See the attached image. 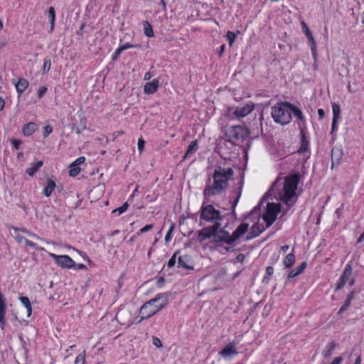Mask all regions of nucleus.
<instances>
[{"instance_id": "nucleus-38", "label": "nucleus", "mask_w": 364, "mask_h": 364, "mask_svg": "<svg viewBox=\"0 0 364 364\" xmlns=\"http://www.w3.org/2000/svg\"><path fill=\"white\" fill-rule=\"evenodd\" d=\"M154 225L152 224L146 225L144 228H141L140 230L136 233L137 235H140L144 232H146L151 230H152Z\"/></svg>"}, {"instance_id": "nucleus-19", "label": "nucleus", "mask_w": 364, "mask_h": 364, "mask_svg": "<svg viewBox=\"0 0 364 364\" xmlns=\"http://www.w3.org/2000/svg\"><path fill=\"white\" fill-rule=\"evenodd\" d=\"M18 95H21L28 87V81L25 78H20L17 82H14Z\"/></svg>"}, {"instance_id": "nucleus-57", "label": "nucleus", "mask_w": 364, "mask_h": 364, "mask_svg": "<svg viewBox=\"0 0 364 364\" xmlns=\"http://www.w3.org/2000/svg\"><path fill=\"white\" fill-rule=\"evenodd\" d=\"M318 114L319 118H321V119L323 118V117H324V116H325V112H324V110H323V109H318Z\"/></svg>"}, {"instance_id": "nucleus-52", "label": "nucleus", "mask_w": 364, "mask_h": 364, "mask_svg": "<svg viewBox=\"0 0 364 364\" xmlns=\"http://www.w3.org/2000/svg\"><path fill=\"white\" fill-rule=\"evenodd\" d=\"M338 121H335L332 119V126H331V133L335 132L337 129V124Z\"/></svg>"}, {"instance_id": "nucleus-12", "label": "nucleus", "mask_w": 364, "mask_h": 364, "mask_svg": "<svg viewBox=\"0 0 364 364\" xmlns=\"http://www.w3.org/2000/svg\"><path fill=\"white\" fill-rule=\"evenodd\" d=\"M219 354L224 358H229L237 355L236 343L233 342L229 343L220 351Z\"/></svg>"}, {"instance_id": "nucleus-33", "label": "nucleus", "mask_w": 364, "mask_h": 364, "mask_svg": "<svg viewBox=\"0 0 364 364\" xmlns=\"http://www.w3.org/2000/svg\"><path fill=\"white\" fill-rule=\"evenodd\" d=\"M128 206V203L125 202L121 207L113 210L112 213H117V215H120L127 211Z\"/></svg>"}, {"instance_id": "nucleus-7", "label": "nucleus", "mask_w": 364, "mask_h": 364, "mask_svg": "<svg viewBox=\"0 0 364 364\" xmlns=\"http://www.w3.org/2000/svg\"><path fill=\"white\" fill-rule=\"evenodd\" d=\"M48 255L54 259L55 263L61 268L72 269L75 267V261L68 255H58L51 252H48Z\"/></svg>"}, {"instance_id": "nucleus-43", "label": "nucleus", "mask_w": 364, "mask_h": 364, "mask_svg": "<svg viewBox=\"0 0 364 364\" xmlns=\"http://www.w3.org/2000/svg\"><path fill=\"white\" fill-rule=\"evenodd\" d=\"M119 47L124 51V50L129 49V48H139V46H138V45H133V44H131L129 43H125L123 46H121Z\"/></svg>"}, {"instance_id": "nucleus-23", "label": "nucleus", "mask_w": 364, "mask_h": 364, "mask_svg": "<svg viewBox=\"0 0 364 364\" xmlns=\"http://www.w3.org/2000/svg\"><path fill=\"white\" fill-rule=\"evenodd\" d=\"M336 347V343L331 341L326 344L325 349L322 351V355L324 358H328Z\"/></svg>"}, {"instance_id": "nucleus-11", "label": "nucleus", "mask_w": 364, "mask_h": 364, "mask_svg": "<svg viewBox=\"0 0 364 364\" xmlns=\"http://www.w3.org/2000/svg\"><path fill=\"white\" fill-rule=\"evenodd\" d=\"M7 310V306L5 299L1 292H0V327L2 331H4L6 321V314Z\"/></svg>"}, {"instance_id": "nucleus-45", "label": "nucleus", "mask_w": 364, "mask_h": 364, "mask_svg": "<svg viewBox=\"0 0 364 364\" xmlns=\"http://www.w3.org/2000/svg\"><path fill=\"white\" fill-rule=\"evenodd\" d=\"M43 130H44V134H43V136L44 137H47L49 134H51L52 131H53V129H52V127L50 125H46L43 127Z\"/></svg>"}, {"instance_id": "nucleus-22", "label": "nucleus", "mask_w": 364, "mask_h": 364, "mask_svg": "<svg viewBox=\"0 0 364 364\" xmlns=\"http://www.w3.org/2000/svg\"><path fill=\"white\" fill-rule=\"evenodd\" d=\"M43 161H39L31 165V167L28 168L26 169V173L30 176H33L37 171L43 166Z\"/></svg>"}, {"instance_id": "nucleus-18", "label": "nucleus", "mask_w": 364, "mask_h": 364, "mask_svg": "<svg viewBox=\"0 0 364 364\" xmlns=\"http://www.w3.org/2000/svg\"><path fill=\"white\" fill-rule=\"evenodd\" d=\"M298 154L301 156V160L306 161L310 156V151L308 148V144L305 141H302L300 149L298 151Z\"/></svg>"}, {"instance_id": "nucleus-2", "label": "nucleus", "mask_w": 364, "mask_h": 364, "mask_svg": "<svg viewBox=\"0 0 364 364\" xmlns=\"http://www.w3.org/2000/svg\"><path fill=\"white\" fill-rule=\"evenodd\" d=\"M234 171L230 167L217 166L213 174V183L208 185L204 190L207 197L218 195L224 191L232 179Z\"/></svg>"}, {"instance_id": "nucleus-40", "label": "nucleus", "mask_w": 364, "mask_h": 364, "mask_svg": "<svg viewBox=\"0 0 364 364\" xmlns=\"http://www.w3.org/2000/svg\"><path fill=\"white\" fill-rule=\"evenodd\" d=\"M26 245L32 248L38 249L40 251H46V250L43 247H38L36 243L28 240L26 241Z\"/></svg>"}, {"instance_id": "nucleus-24", "label": "nucleus", "mask_w": 364, "mask_h": 364, "mask_svg": "<svg viewBox=\"0 0 364 364\" xmlns=\"http://www.w3.org/2000/svg\"><path fill=\"white\" fill-rule=\"evenodd\" d=\"M306 267V262H303L299 266H298L295 269H292L289 272V277L293 278V277H297L298 275H299L300 274H301L304 272V270L305 269Z\"/></svg>"}, {"instance_id": "nucleus-34", "label": "nucleus", "mask_w": 364, "mask_h": 364, "mask_svg": "<svg viewBox=\"0 0 364 364\" xmlns=\"http://www.w3.org/2000/svg\"><path fill=\"white\" fill-rule=\"evenodd\" d=\"M226 38L229 41L230 46H232L236 39V34L232 31H228Z\"/></svg>"}, {"instance_id": "nucleus-58", "label": "nucleus", "mask_w": 364, "mask_h": 364, "mask_svg": "<svg viewBox=\"0 0 364 364\" xmlns=\"http://www.w3.org/2000/svg\"><path fill=\"white\" fill-rule=\"evenodd\" d=\"M151 78V74L149 72H147L144 75V80H149Z\"/></svg>"}, {"instance_id": "nucleus-48", "label": "nucleus", "mask_w": 364, "mask_h": 364, "mask_svg": "<svg viewBox=\"0 0 364 364\" xmlns=\"http://www.w3.org/2000/svg\"><path fill=\"white\" fill-rule=\"evenodd\" d=\"M47 92V88L46 87H41L38 90L39 97H42Z\"/></svg>"}, {"instance_id": "nucleus-9", "label": "nucleus", "mask_w": 364, "mask_h": 364, "mask_svg": "<svg viewBox=\"0 0 364 364\" xmlns=\"http://www.w3.org/2000/svg\"><path fill=\"white\" fill-rule=\"evenodd\" d=\"M220 227V224L215 223L213 226L203 228L198 232V240L200 241H204L213 237L214 240L215 231L218 230Z\"/></svg>"}, {"instance_id": "nucleus-56", "label": "nucleus", "mask_w": 364, "mask_h": 364, "mask_svg": "<svg viewBox=\"0 0 364 364\" xmlns=\"http://www.w3.org/2000/svg\"><path fill=\"white\" fill-rule=\"evenodd\" d=\"M27 235L31 237H33L35 239H37V240H41V238L38 236L37 235H36L35 233H33L31 232H27Z\"/></svg>"}, {"instance_id": "nucleus-27", "label": "nucleus", "mask_w": 364, "mask_h": 364, "mask_svg": "<svg viewBox=\"0 0 364 364\" xmlns=\"http://www.w3.org/2000/svg\"><path fill=\"white\" fill-rule=\"evenodd\" d=\"M333 120L339 121L341 117V107L338 104H332Z\"/></svg>"}, {"instance_id": "nucleus-17", "label": "nucleus", "mask_w": 364, "mask_h": 364, "mask_svg": "<svg viewBox=\"0 0 364 364\" xmlns=\"http://www.w3.org/2000/svg\"><path fill=\"white\" fill-rule=\"evenodd\" d=\"M304 33H305L306 36L308 38L309 41H310L311 50L312 55L314 58H316V54H317V45H316V41L313 36V34L310 29L305 31Z\"/></svg>"}, {"instance_id": "nucleus-21", "label": "nucleus", "mask_w": 364, "mask_h": 364, "mask_svg": "<svg viewBox=\"0 0 364 364\" xmlns=\"http://www.w3.org/2000/svg\"><path fill=\"white\" fill-rule=\"evenodd\" d=\"M18 299L21 302V304L24 306L27 311V316L30 317L32 314V306L31 301L27 296H21L18 297Z\"/></svg>"}, {"instance_id": "nucleus-16", "label": "nucleus", "mask_w": 364, "mask_h": 364, "mask_svg": "<svg viewBox=\"0 0 364 364\" xmlns=\"http://www.w3.org/2000/svg\"><path fill=\"white\" fill-rule=\"evenodd\" d=\"M38 127L37 124L34 122H29L23 127V134L26 136H30L37 130Z\"/></svg>"}, {"instance_id": "nucleus-25", "label": "nucleus", "mask_w": 364, "mask_h": 364, "mask_svg": "<svg viewBox=\"0 0 364 364\" xmlns=\"http://www.w3.org/2000/svg\"><path fill=\"white\" fill-rule=\"evenodd\" d=\"M48 17L50 19V33H51L54 29L55 21V11L53 7H50L48 9Z\"/></svg>"}, {"instance_id": "nucleus-35", "label": "nucleus", "mask_w": 364, "mask_h": 364, "mask_svg": "<svg viewBox=\"0 0 364 364\" xmlns=\"http://www.w3.org/2000/svg\"><path fill=\"white\" fill-rule=\"evenodd\" d=\"M85 351L79 354L75 360V364H85Z\"/></svg>"}, {"instance_id": "nucleus-62", "label": "nucleus", "mask_w": 364, "mask_h": 364, "mask_svg": "<svg viewBox=\"0 0 364 364\" xmlns=\"http://www.w3.org/2000/svg\"><path fill=\"white\" fill-rule=\"evenodd\" d=\"M225 46L224 44H223L220 48V52H219V55H222L225 51Z\"/></svg>"}, {"instance_id": "nucleus-54", "label": "nucleus", "mask_w": 364, "mask_h": 364, "mask_svg": "<svg viewBox=\"0 0 364 364\" xmlns=\"http://www.w3.org/2000/svg\"><path fill=\"white\" fill-rule=\"evenodd\" d=\"M123 50L121 49L120 47H119L114 52V55L113 57V59H116L119 55H120Z\"/></svg>"}, {"instance_id": "nucleus-59", "label": "nucleus", "mask_w": 364, "mask_h": 364, "mask_svg": "<svg viewBox=\"0 0 364 364\" xmlns=\"http://www.w3.org/2000/svg\"><path fill=\"white\" fill-rule=\"evenodd\" d=\"M266 272L269 275H271L274 272V269L272 267H268L266 269Z\"/></svg>"}, {"instance_id": "nucleus-37", "label": "nucleus", "mask_w": 364, "mask_h": 364, "mask_svg": "<svg viewBox=\"0 0 364 364\" xmlns=\"http://www.w3.org/2000/svg\"><path fill=\"white\" fill-rule=\"evenodd\" d=\"M177 254H178V252H175L172 255V257L170 258V259L168 260V262L167 263V266L168 267H172L176 264V259H177Z\"/></svg>"}, {"instance_id": "nucleus-6", "label": "nucleus", "mask_w": 364, "mask_h": 364, "mask_svg": "<svg viewBox=\"0 0 364 364\" xmlns=\"http://www.w3.org/2000/svg\"><path fill=\"white\" fill-rule=\"evenodd\" d=\"M254 108V104L250 102L242 107L228 108L225 115L230 119H240L248 115Z\"/></svg>"}, {"instance_id": "nucleus-28", "label": "nucleus", "mask_w": 364, "mask_h": 364, "mask_svg": "<svg viewBox=\"0 0 364 364\" xmlns=\"http://www.w3.org/2000/svg\"><path fill=\"white\" fill-rule=\"evenodd\" d=\"M198 148L197 140L193 141L187 149L185 157H189L191 156L198 149Z\"/></svg>"}, {"instance_id": "nucleus-32", "label": "nucleus", "mask_w": 364, "mask_h": 364, "mask_svg": "<svg viewBox=\"0 0 364 364\" xmlns=\"http://www.w3.org/2000/svg\"><path fill=\"white\" fill-rule=\"evenodd\" d=\"M80 171L81 169L78 166L72 163L70 166L69 175L72 177L76 176L79 174Z\"/></svg>"}, {"instance_id": "nucleus-8", "label": "nucleus", "mask_w": 364, "mask_h": 364, "mask_svg": "<svg viewBox=\"0 0 364 364\" xmlns=\"http://www.w3.org/2000/svg\"><path fill=\"white\" fill-rule=\"evenodd\" d=\"M201 218L207 222H214L220 220L222 216L219 210H216L213 205H208L203 208Z\"/></svg>"}, {"instance_id": "nucleus-63", "label": "nucleus", "mask_w": 364, "mask_h": 364, "mask_svg": "<svg viewBox=\"0 0 364 364\" xmlns=\"http://www.w3.org/2000/svg\"><path fill=\"white\" fill-rule=\"evenodd\" d=\"M288 250H289V246L288 245H284V246L281 247V251L283 253H285Z\"/></svg>"}, {"instance_id": "nucleus-26", "label": "nucleus", "mask_w": 364, "mask_h": 364, "mask_svg": "<svg viewBox=\"0 0 364 364\" xmlns=\"http://www.w3.org/2000/svg\"><path fill=\"white\" fill-rule=\"evenodd\" d=\"M178 265L186 269H192V267L189 264V258L187 255L181 256L178 258Z\"/></svg>"}, {"instance_id": "nucleus-55", "label": "nucleus", "mask_w": 364, "mask_h": 364, "mask_svg": "<svg viewBox=\"0 0 364 364\" xmlns=\"http://www.w3.org/2000/svg\"><path fill=\"white\" fill-rule=\"evenodd\" d=\"M14 230L15 231V232H23L25 234L27 235V232H29L28 230H26V229H19V228H14Z\"/></svg>"}, {"instance_id": "nucleus-36", "label": "nucleus", "mask_w": 364, "mask_h": 364, "mask_svg": "<svg viewBox=\"0 0 364 364\" xmlns=\"http://www.w3.org/2000/svg\"><path fill=\"white\" fill-rule=\"evenodd\" d=\"M15 239L18 243L21 245H26V241L28 240V239L22 236L19 232H15Z\"/></svg>"}, {"instance_id": "nucleus-5", "label": "nucleus", "mask_w": 364, "mask_h": 364, "mask_svg": "<svg viewBox=\"0 0 364 364\" xmlns=\"http://www.w3.org/2000/svg\"><path fill=\"white\" fill-rule=\"evenodd\" d=\"M291 105L289 102H281L276 104L272 108V117L276 123L282 125L290 122Z\"/></svg>"}, {"instance_id": "nucleus-15", "label": "nucleus", "mask_w": 364, "mask_h": 364, "mask_svg": "<svg viewBox=\"0 0 364 364\" xmlns=\"http://www.w3.org/2000/svg\"><path fill=\"white\" fill-rule=\"evenodd\" d=\"M159 87V80L154 79L151 82H146L144 86V92L146 94L151 95L155 93Z\"/></svg>"}, {"instance_id": "nucleus-4", "label": "nucleus", "mask_w": 364, "mask_h": 364, "mask_svg": "<svg viewBox=\"0 0 364 364\" xmlns=\"http://www.w3.org/2000/svg\"><path fill=\"white\" fill-rule=\"evenodd\" d=\"M168 304L167 298L162 294H159L155 298L144 303L139 311V321L147 319L161 309L164 308Z\"/></svg>"}, {"instance_id": "nucleus-60", "label": "nucleus", "mask_w": 364, "mask_h": 364, "mask_svg": "<svg viewBox=\"0 0 364 364\" xmlns=\"http://www.w3.org/2000/svg\"><path fill=\"white\" fill-rule=\"evenodd\" d=\"M301 26H302V28H303V30H304V33L307 30H309V28L308 27V26L306 25V23L304 21L301 22Z\"/></svg>"}, {"instance_id": "nucleus-14", "label": "nucleus", "mask_w": 364, "mask_h": 364, "mask_svg": "<svg viewBox=\"0 0 364 364\" xmlns=\"http://www.w3.org/2000/svg\"><path fill=\"white\" fill-rule=\"evenodd\" d=\"M352 275V267L350 264H347L343 272V274L338 284V289L343 288Z\"/></svg>"}, {"instance_id": "nucleus-30", "label": "nucleus", "mask_w": 364, "mask_h": 364, "mask_svg": "<svg viewBox=\"0 0 364 364\" xmlns=\"http://www.w3.org/2000/svg\"><path fill=\"white\" fill-rule=\"evenodd\" d=\"M291 114H293L295 117H296L299 121L304 122L305 118H304V116L303 115L301 110L297 107H295L292 105H291Z\"/></svg>"}, {"instance_id": "nucleus-53", "label": "nucleus", "mask_w": 364, "mask_h": 364, "mask_svg": "<svg viewBox=\"0 0 364 364\" xmlns=\"http://www.w3.org/2000/svg\"><path fill=\"white\" fill-rule=\"evenodd\" d=\"M245 256L243 254H239L237 257L236 260L238 262H242L245 259Z\"/></svg>"}, {"instance_id": "nucleus-39", "label": "nucleus", "mask_w": 364, "mask_h": 364, "mask_svg": "<svg viewBox=\"0 0 364 364\" xmlns=\"http://www.w3.org/2000/svg\"><path fill=\"white\" fill-rule=\"evenodd\" d=\"M51 67V61L50 60H45L43 63V73H47Z\"/></svg>"}, {"instance_id": "nucleus-10", "label": "nucleus", "mask_w": 364, "mask_h": 364, "mask_svg": "<svg viewBox=\"0 0 364 364\" xmlns=\"http://www.w3.org/2000/svg\"><path fill=\"white\" fill-rule=\"evenodd\" d=\"M213 242L215 243L224 242L229 245H234L231 235L228 232L220 229L215 231Z\"/></svg>"}, {"instance_id": "nucleus-44", "label": "nucleus", "mask_w": 364, "mask_h": 364, "mask_svg": "<svg viewBox=\"0 0 364 364\" xmlns=\"http://www.w3.org/2000/svg\"><path fill=\"white\" fill-rule=\"evenodd\" d=\"M152 341H153V345L155 346L156 348L162 347V342L159 338H157L156 336H153Z\"/></svg>"}, {"instance_id": "nucleus-31", "label": "nucleus", "mask_w": 364, "mask_h": 364, "mask_svg": "<svg viewBox=\"0 0 364 364\" xmlns=\"http://www.w3.org/2000/svg\"><path fill=\"white\" fill-rule=\"evenodd\" d=\"M295 262V257L293 252H291L288 254L284 260V264L286 267L289 268L291 267Z\"/></svg>"}, {"instance_id": "nucleus-1", "label": "nucleus", "mask_w": 364, "mask_h": 364, "mask_svg": "<svg viewBox=\"0 0 364 364\" xmlns=\"http://www.w3.org/2000/svg\"><path fill=\"white\" fill-rule=\"evenodd\" d=\"M300 181L299 173H292L289 176L278 178L271 186L269 193L277 200L286 205L283 213L287 212L297 200L296 191Z\"/></svg>"}, {"instance_id": "nucleus-64", "label": "nucleus", "mask_w": 364, "mask_h": 364, "mask_svg": "<svg viewBox=\"0 0 364 364\" xmlns=\"http://www.w3.org/2000/svg\"><path fill=\"white\" fill-rule=\"evenodd\" d=\"M363 240H364V235L363 234H361L358 240V242H361Z\"/></svg>"}, {"instance_id": "nucleus-41", "label": "nucleus", "mask_w": 364, "mask_h": 364, "mask_svg": "<svg viewBox=\"0 0 364 364\" xmlns=\"http://www.w3.org/2000/svg\"><path fill=\"white\" fill-rule=\"evenodd\" d=\"M351 299H352V296L348 298V299L346 301L344 305L340 309L339 314L344 312L348 309V307L349 306V305L350 304Z\"/></svg>"}, {"instance_id": "nucleus-47", "label": "nucleus", "mask_w": 364, "mask_h": 364, "mask_svg": "<svg viewBox=\"0 0 364 364\" xmlns=\"http://www.w3.org/2000/svg\"><path fill=\"white\" fill-rule=\"evenodd\" d=\"M11 143L16 149H18L21 144V141L20 140L15 139H11Z\"/></svg>"}, {"instance_id": "nucleus-29", "label": "nucleus", "mask_w": 364, "mask_h": 364, "mask_svg": "<svg viewBox=\"0 0 364 364\" xmlns=\"http://www.w3.org/2000/svg\"><path fill=\"white\" fill-rule=\"evenodd\" d=\"M143 26L144 34L147 37H153L154 36V33L151 25L147 21H145L143 23Z\"/></svg>"}, {"instance_id": "nucleus-20", "label": "nucleus", "mask_w": 364, "mask_h": 364, "mask_svg": "<svg viewBox=\"0 0 364 364\" xmlns=\"http://www.w3.org/2000/svg\"><path fill=\"white\" fill-rule=\"evenodd\" d=\"M55 187V182L53 180L48 178L47 181V185L43 189L44 195L47 197L50 196Z\"/></svg>"}, {"instance_id": "nucleus-46", "label": "nucleus", "mask_w": 364, "mask_h": 364, "mask_svg": "<svg viewBox=\"0 0 364 364\" xmlns=\"http://www.w3.org/2000/svg\"><path fill=\"white\" fill-rule=\"evenodd\" d=\"M145 141L143 140L142 138L139 139L137 146L139 151L141 153L143 151L144 148Z\"/></svg>"}, {"instance_id": "nucleus-50", "label": "nucleus", "mask_w": 364, "mask_h": 364, "mask_svg": "<svg viewBox=\"0 0 364 364\" xmlns=\"http://www.w3.org/2000/svg\"><path fill=\"white\" fill-rule=\"evenodd\" d=\"M343 361V358L341 356L336 357L333 359L331 364H341Z\"/></svg>"}, {"instance_id": "nucleus-42", "label": "nucleus", "mask_w": 364, "mask_h": 364, "mask_svg": "<svg viewBox=\"0 0 364 364\" xmlns=\"http://www.w3.org/2000/svg\"><path fill=\"white\" fill-rule=\"evenodd\" d=\"M173 230V226H171L170 228V229L168 230V231L166 234V236L164 238L166 242H168L171 240Z\"/></svg>"}, {"instance_id": "nucleus-51", "label": "nucleus", "mask_w": 364, "mask_h": 364, "mask_svg": "<svg viewBox=\"0 0 364 364\" xmlns=\"http://www.w3.org/2000/svg\"><path fill=\"white\" fill-rule=\"evenodd\" d=\"M217 247H218L220 252H221L223 254H224L225 252H227L231 250V247H220V246L218 245H217Z\"/></svg>"}, {"instance_id": "nucleus-13", "label": "nucleus", "mask_w": 364, "mask_h": 364, "mask_svg": "<svg viewBox=\"0 0 364 364\" xmlns=\"http://www.w3.org/2000/svg\"><path fill=\"white\" fill-rule=\"evenodd\" d=\"M248 227L249 225L247 223H242L232 233L231 237L234 245L238 240H240L242 236L245 235V234L247 232L248 230Z\"/></svg>"}, {"instance_id": "nucleus-3", "label": "nucleus", "mask_w": 364, "mask_h": 364, "mask_svg": "<svg viewBox=\"0 0 364 364\" xmlns=\"http://www.w3.org/2000/svg\"><path fill=\"white\" fill-rule=\"evenodd\" d=\"M281 211L282 207L279 203H269L262 216L259 217L257 223L252 225V235H247V240H250L264 231L276 220L278 214Z\"/></svg>"}, {"instance_id": "nucleus-49", "label": "nucleus", "mask_w": 364, "mask_h": 364, "mask_svg": "<svg viewBox=\"0 0 364 364\" xmlns=\"http://www.w3.org/2000/svg\"><path fill=\"white\" fill-rule=\"evenodd\" d=\"M85 161V157L80 156V157L77 158L75 161H73V164L79 166V165L84 163Z\"/></svg>"}, {"instance_id": "nucleus-61", "label": "nucleus", "mask_w": 364, "mask_h": 364, "mask_svg": "<svg viewBox=\"0 0 364 364\" xmlns=\"http://www.w3.org/2000/svg\"><path fill=\"white\" fill-rule=\"evenodd\" d=\"M5 102L2 97H0V110H2L4 107Z\"/></svg>"}]
</instances>
